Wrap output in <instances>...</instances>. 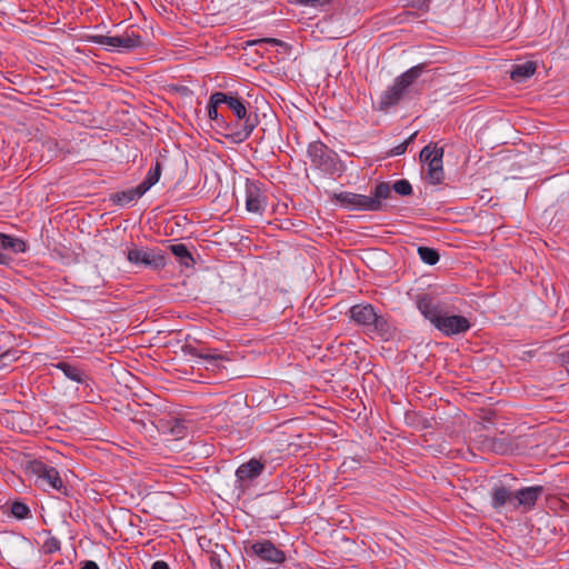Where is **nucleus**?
Instances as JSON below:
<instances>
[{
  "label": "nucleus",
  "mask_w": 569,
  "mask_h": 569,
  "mask_svg": "<svg viewBox=\"0 0 569 569\" xmlns=\"http://www.w3.org/2000/svg\"><path fill=\"white\" fill-rule=\"evenodd\" d=\"M26 472L34 478L36 486L44 490H57L62 495L68 493V488L54 467L40 460H31L26 465Z\"/></svg>",
  "instance_id": "nucleus-4"
},
{
  "label": "nucleus",
  "mask_w": 569,
  "mask_h": 569,
  "mask_svg": "<svg viewBox=\"0 0 569 569\" xmlns=\"http://www.w3.org/2000/svg\"><path fill=\"white\" fill-rule=\"evenodd\" d=\"M537 64L535 61H526L523 63L515 64L510 73L513 81L520 82L535 74Z\"/></svg>",
  "instance_id": "nucleus-21"
},
{
  "label": "nucleus",
  "mask_w": 569,
  "mask_h": 569,
  "mask_svg": "<svg viewBox=\"0 0 569 569\" xmlns=\"http://www.w3.org/2000/svg\"><path fill=\"white\" fill-rule=\"evenodd\" d=\"M350 318L359 326L365 327L369 332L383 337L389 331L387 320L379 316L371 305H356L350 308Z\"/></svg>",
  "instance_id": "nucleus-6"
},
{
  "label": "nucleus",
  "mask_w": 569,
  "mask_h": 569,
  "mask_svg": "<svg viewBox=\"0 0 569 569\" xmlns=\"http://www.w3.org/2000/svg\"><path fill=\"white\" fill-rule=\"evenodd\" d=\"M491 499L492 507L499 509L512 500V495L506 487L496 486L492 488Z\"/></svg>",
  "instance_id": "nucleus-23"
},
{
  "label": "nucleus",
  "mask_w": 569,
  "mask_h": 569,
  "mask_svg": "<svg viewBox=\"0 0 569 569\" xmlns=\"http://www.w3.org/2000/svg\"><path fill=\"white\" fill-rule=\"evenodd\" d=\"M246 209L249 212H263L268 207L269 196L264 183L247 179L246 181Z\"/></svg>",
  "instance_id": "nucleus-9"
},
{
  "label": "nucleus",
  "mask_w": 569,
  "mask_h": 569,
  "mask_svg": "<svg viewBox=\"0 0 569 569\" xmlns=\"http://www.w3.org/2000/svg\"><path fill=\"white\" fill-rule=\"evenodd\" d=\"M399 17H403V18H401L400 21H405V20H408L409 18H415L416 13L412 11H403Z\"/></svg>",
  "instance_id": "nucleus-38"
},
{
  "label": "nucleus",
  "mask_w": 569,
  "mask_h": 569,
  "mask_svg": "<svg viewBox=\"0 0 569 569\" xmlns=\"http://www.w3.org/2000/svg\"><path fill=\"white\" fill-rule=\"evenodd\" d=\"M264 466L257 459H251L246 463L239 466L236 471V477L239 482L250 481L259 477Z\"/></svg>",
  "instance_id": "nucleus-18"
},
{
  "label": "nucleus",
  "mask_w": 569,
  "mask_h": 569,
  "mask_svg": "<svg viewBox=\"0 0 569 569\" xmlns=\"http://www.w3.org/2000/svg\"><path fill=\"white\" fill-rule=\"evenodd\" d=\"M406 6L412 7L421 11H428L431 0H405Z\"/></svg>",
  "instance_id": "nucleus-31"
},
{
  "label": "nucleus",
  "mask_w": 569,
  "mask_h": 569,
  "mask_svg": "<svg viewBox=\"0 0 569 569\" xmlns=\"http://www.w3.org/2000/svg\"><path fill=\"white\" fill-rule=\"evenodd\" d=\"M542 491L543 488L541 486L526 487L518 490L515 495L517 506L522 507L525 510L532 509Z\"/></svg>",
  "instance_id": "nucleus-15"
},
{
  "label": "nucleus",
  "mask_w": 569,
  "mask_h": 569,
  "mask_svg": "<svg viewBox=\"0 0 569 569\" xmlns=\"http://www.w3.org/2000/svg\"><path fill=\"white\" fill-rule=\"evenodd\" d=\"M224 92L216 91L211 93L208 102V117L214 124L226 131L227 118L219 112V108L223 106Z\"/></svg>",
  "instance_id": "nucleus-14"
},
{
  "label": "nucleus",
  "mask_w": 569,
  "mask_h": 569,
  "mask_svg": "<svg viewBox=\"0 0 569 569\" xmlns=\"http://www.w3.org/2000/svg\"><path fill=\"white\" fill-rule=\"evenodd\" d=\"M163 163L157 159L154 164L149 169L146 178L138 184L140 189L146 193L150 190L160 179Z\"/></svg>",
  "instance_id": "nucleus-20"
},
{
  "label": "nucleus",
  "mask_w": 569,
  "mask_h": 569,
  "mask_svg": "<svg viewBox=\"0 0 569 569\" xmlns=\"http://www.w3.org/2000/svg\"><path fill=\"white\" fill-rule=\"evenodd\" d=\"M417 132L412 133L409 138H407L402 143H407V147L413 141Z\"/></svg>",
  "instance_id": "nucleus-39"
},
{
  "label": "nucleus",
  "mask_w": 569,
  "mask_h": 569,
  "mask_svg": "<svg viewBox=\"0 0 569 569\" xmlns=\"http://www.w3.org/2000/svg\"><path fill=\"white\" fill-rule=\"evenodd\" d=\"M425 68V63H419L398 76L393 80L392 86L388 87L380 94L377 109L388 112L391 108L396 107L403 99L408 88L423 73Z\"/></svg>",
  "instance_id": "nucleus-3"
},
{
  "label": "nucleus",
  "mask_w": 569,
  "mask_h": 569,
  "mask_svg": "<svg viewBox=\"0 0 569 569\" xmlns=\"http://www.w3.org/2000/svg\"><path fill=\"white\" fill-rule=\"evenodd\" d=\"M223 106L232 113V118H227L224 137L234 143L246 141L259 124L257 112L251 110L246 99L233 91L224 92Z\"/></svg>",
  "instance_id": "nucleus-1"
},
{
  "label": "nucleus",
  "mask_w": 569,
  "mask_h": 569,
  "mask_svg": "<svg viewBox=\"0 0 569 569\" xmlns=\"http://www.w3.org/2000/svg\"><path fill=\"white\" fill-rule=\"evenodd\" d=\"M567 498H568V500H569V493H568Z\"/></svg>",
  "instance_id": "nucleus-41"
},
{
  "label": "nucleus",
  "mask_w": 569,
  "mask_h": 569,
  "mask_svg": "<svg viewBox=\"0 0 569 569\" xmlns=\"http://www.w3.org/2000/svg\"><path fill=\"white\" fill-rule=\"evenodd\" d=\"M307 156L312 166L325 173L335 174L339 170L338 153L320 140L309 143Z\"/></svg>",
  "instance_id": "nucleus-5"
},
{
  "label": "nucleus",
  "mask_w": 569,
  "mask_h": 569,
  "mask_svg": "<svg viewBox=\"0 0 569 569\" xmlns=\"http://www.w3.org/2000/svg\"><path fill=\"white\" fill-rule=\"evenodd\" d=\"M170 432L171 435L176 438V439H181L186 436L187 433V428L184 426V422L183 421H179V420H176L173 426L170 428Z\"/></svg>",
  "instance_id": "nucleus-30"
},
{
  "label": "nucleus",
  "mask_w": 569,
  "mask_h": 569,
  "mask_svg": "<svg viewBox=\"0 0 569 569\" xmlns=\"http://www.w3.org/2000/svg\"><path fill=\"white\" fill-rule=\"evenodd\" d=\"M301 221L299 223H295L291 221L289 217H286L284 219L279 220V223H276L277 227L284 230H295L299 231Z\"/></svg>",
  "instance_id": "nucleus-32"
},
{
  "label": "nucleus",
  "mask_w": 569,
  "mask_h": 569,
  "mask_svg": "<svg viewBox=\"0 0 569 569\" xmlns=\"http://www.w3.org/2000/svg\"><path fill=\"white\" fill-rule=\"evenodd\" d=\"M173 218H181V220H182L183 222H186V223H187V222H189V220H188V216H187V214H183V216H173Z\"/></svg>",
  "instance_id": "nucleus-40"
},
{
  "label": "nucleus",
  "mask_w": 569,
  "mask_h": 569,
  "mask_svg": "<svg viewBox=\"0 0 569 569\" xmlns=\"http://www.w3.org/2000/svg\"><path fill=\"white\" fill-rule=\"evenodd\" d=\"M418 254L425 263L430 266L436 264L440 259L438 251L429 247H419Z\"/></svg>",
  "instance_id": "nucleus-25"
},
{
  "label": "nucleus",
  "mask_w": 569,
  "mask_h": 569,
  "mask_svg": "<svg viewBox=\"0 0 569 569\" xmlns=\"http://www.w3.org/2000/svg\"><path fill=\"white\" fill-rule=\"evenodd\" d=\"M81 569H99V566L94 561L88 560L83 562Z\"/></svg>",
  "instance_id": "nucleus-37"
},
{
  "label": "nucleus",
  "mask_w": 569,
  "mask_h": 569,
  "mask_svg": "<svg viewBox=\"0 0 569 569\" xmlns=\"http://www.w3.org/2000/svg\"><path fill=\"white\" fill-rule=\"evenodd\" d=\"M336 201L340 207L349 210L380 211L383 206H379L375 194L365 196L349 191H342L335 194Z\"/></svg>",
  "instance_id": "nucleus-8"
},
{
  "label": "nucleus",
  "mask_w": 569,
  "mask_h": 569,
  "mask_svg": "<svg viewBox=\"0 0 569 569\" xmlns=\"http://www.w3.org/2000/svg\"><path fill=\"white\" fill-rule=\"evenodd\" d=\"M442 158L443 149H441L438 153L435 152V156L431 157V161L427 163L428 168L426 179L432 184L441 183L445 179Z\"/></svg>",
  "instance_id": "nucleus-16"
},
{
  "label": "nucleus",
  "mask_w": 569,
  "mask_h": 569,
  "mask_svg": "<svg viewBox=\"0 0 569 569\" xmlns=\"http://www.w3.org/2000/svg\"><path fill=\"white\" fill-rule=\"evenodd\" d=\"M419 311L439 331L446 336H455L466 332L470 328L469 320L463 316H448L441 306L429 295H419L416 300Z\"/></svg>",
  "instance_id": "nucleus-2"
},
{
  "label": "nucleus",
  "mask_w": 569,
  "mask_h": 569,
  "mask_svg": "<svg viewBox=\"0 0 569 569\" xmlns=\"http://www.w3.org/2000/svg\"><path fill=\"white\" fill-rule=\"evenodd\" d=\"M127 259L137 266L159 269L164 267L166 258L163 254L150 249H141L136 246L128 248Z\"/></svg>",
  "instance_id": "nucleus-10"
},
{
  "label": "nucleus",
  "mask_w": 569,
  "mask_h": 569,
  "mask_svg": "<svg viewBox=\"0 0 569 569\" xmlns=\"http://www.w3.org/2000/svg\"><path fill=\"white\" fill-rule=\"evenodd\" d=\"M42 549L44 553H54L60 550V541L56 537H49L44 540Z\"/></svg>",
  "instance_id": "nucleus-29"
},
{
  "label": "nucleus",
  "mask_w": 569,
  "mask_h": 569,
  "mask_svg": "<svg viewBox=\"0 0 569 569\" xmlns=\"http://www.w3.org/2000/svg\"><path fill=\"white\" fill-rule=\"evenodd\" d=\"M331 0H295L296 3L302 6H317V4H327Z\"/></svg>",
  "instance_id": "nucleus-33"
},
{
  "label": "nucleus",
  "mask_w": 569,
  "mask_h": 569,
  "mask_svg": "<svg viewBox=\"0 0 569 569\" xmlns=\"http://www.w3.org/2000/svg\"><path fill=\"white\" fill-rule=\"evenodd\" d=\"M26 243L19 238H14L0 232V264L8 266L12 257L8 253H21L26 251Z\"/></svg>",
  "instance_id": "nucleus-13"
},
{
  "label": "nucleus",
  "mask_w": 569,
  "mask_h": 569,
  "mask_svg": "<svg viewBox=\"0 0 569 569\" xmlns=\"http://www.w3.org/2000/svg\"><path fill=\"white\" fill-rule=\"evenodd\" d=\"M442 148H438L437 146L428 144L422 148L420 151V161L425 164L431 161V157L435 156V152H439Z\"/></svg>",
  "instance_id": "nucleus-28"
},
{
  "label": "nucleus",
  "mask_w": 569,
  "mask_h": 569,
  "mask_svg": "<svg viewBox=\"0 0 569 569\" xmlns=\"http://www.w3.org/2000/svg\"><path fill=\"white\" fill-rule=\"evenodd\" d=\"M261 43H268V44H271V46H277V47H284L287 46V43L280 39H276V38H260V39H254V40H248L246 42V44L248 47H251V46H258V44H261Z\"/></svg>",
  "instance_id": "nucleus-27"
},
{
  "label": "nucleus",
  "mask_w": 569,
  "mask_h": 569,
  "mask_svg": "<svg viewBox=\"0 0 569 569\" xmlns=\"http://www.w3.org/2000/svg\"><path fill=\"white\" fill-rule=\"evenodd\" d=\"M151 569H170V567L166 561L157 560L152 563Z\"/></svg>",
  "instance_id": "nucleus-36"
},
{
  "label": "nucleus",
  "mask_w": 569,
  "mask_h": 569,
  "mask_svg": "<svg viewBox=\"0 0 569 569\" xmlns=\"http://www.w3.org/2000/svg\"><path fill=\"white\" fill-rule=\"evenodd\" d=\"M87 40L99 46H109L112 48H122L126 50H133L143 46L142 37L140 33L133 30H127L123 34L113 37L93 34L89 36Z\"/></svg>",
  "instance_id": "nucleus-7"
},
{
  "label": "nucleus",
  "mask_w": 569,
  "mask_h": 569,
  "mask_svg": "<svg viewBox=\"0 0 569 569\" xmlns=\"http://www.w3.org/2000/svg\"><path fill=\"white\" fill-rule=\"evenodd\" d=\"M144 192L139 186L110 194V201L120 207L133 206Z\"/></svg>",
  "instance_id": "nucleus-17"
},
{
  "label": "nucleus",
  "mask_w": 569,
  "mask_h": 569,
  "mask_svg": "<svg viewBox=\"0 0 569 569\" xmlns=\"http://www.w3.org/2000/svg\"><path fill=\"white\" fill-rule=\"evenodd\" d=\"M210 566L212 569H223L220 559H218V557L214 555L210 557Z\"/></svg>",
  "instance_id": "nucleus-35"
},
{
  "label": "nucleus",
  "mask_w": 569,
  "mask_h": 569,
  "mask_svg": "<svg viewBox=\"0 0 569 569\" xmlns=\"http://www.w3.org/2000/svg\"><path fill=\"white\" fill-rule=\"evenodd\" d=\"M183 351L186 355L206 360L208 365L212 367H218V362L221 360H228L226 355L217 352H203L192 346H186Z\"/></svg>",
  "instance_id": "nucleus-19"
},
{
  "label": "nucleus",
  "mask_w": 569,
  "mask_h": 569,
  "mask_svg": "<svg viewBox=\"0 0 569 569\" xmlns=\"http://www.w3.org/2000/svg\"><path fill=\"white\" fill-rule=\"evenodd\" d=\"M392 191L401 197H407L412 193V186L407 179H399L393 182L382 181L376 184L372 194L376 196L379 206H382L383 200L391 198Z\"/></svg>",
  "instance_id": "nucleus-11"
},
{
  "label": "nucleus",
  "mask_w": 569,
  "mask_h": 569,
  "mask_svg": "<svg viewBox=\"0 0 569 569\" xmlns=\"http://www.w3.org/2000/svg\"><path fill=\"white\" fill-rule=\"evenodd\" d=\"M407 151V143H400L396 147H393L389 152L388 156H401Z\"/></svg>",
  "instance_id": "nucleus-34"
},
{
  "label": "nucleus",
  "mask_w": 569,
  "mask_h": 569,
  "mask_svg": "<svg viewBox=\"0 0 569 569\" xmlns=\"http://www.w3.org/2000/svg\"><path fill=\"white\" fill-rule=\"evenodd\" d=\"M52 367L62 371L63 375L72 381H76L78 383L84 382V373L77 366H73L66 361H60L58 363L52 365Z\"/></svg>",
  "instance_id": "nucleus-22"
},
{
  "label": "nucleus",
  "mask_w": 569,
  "mask_h": 569,
  "mask_svg": "<svg viewBox=\"0 0 569 569\" xmlns=\"http://www.w3.org/2000/svg\"><path fill=\"white\" fill-rule=\"evenodd\" d=\"M171 252L179 259V262L184 267H191L193 264V258L189 252L188 248L182 244H172L170 247Z\"/></svg>",
  "instance_id": "nucleus-24"
},
{
  "label": "nucleus",
  "mask_w": 569,
  "mask_h": 569,
  "mask_svg": "<svg viewBox=\"0 0 569 569\" xmlns=\"http://www.w3.org/2000/svg\"><path fill=\"white\" fill-rule=\"evenodd\" d=\"M11 513L17 519H26L30 515V509H29V507L26 503L20 502V501H16L11 506Z\"/></svg>",
  "instance_id": "nucleus-26"
},
{
  "label": "nucleus",
  "mask_w": 569,
  "mask_h": 569,
  "mask_svg": "<svg viewBox=\"0 0 569 569\" xmlns=\"http://www.w3.org/2000/svg\"><path fill=\"white\" fill-rule=\"evenodd\" d=\"M249 553L271 563H282L286 560L284 552L269 540L252 543Z\"/></svg>",
  "instance_id": "nucleus-12"
}]
</instances>
